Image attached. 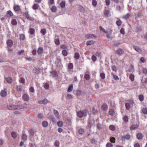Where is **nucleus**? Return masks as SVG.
Returning a JSON list of instances; mask_svg holds the SVG:
<instances>
[{"label":"nucleus","instance_id":"nucleus-1","mask_svg":"<svg viewBox=\"0 0 147 147\" xmlns=\"http://www.w3.org/2000/svg\"><path fill=\"white\" fill-rule=\"evenodd\" d=\"M88 114V111L87 110H85L82 111H80L77 113L78 116L80 118L85 116Z\"/></svg>","mask_w":147,"mask_h":147},{"label":"nucleus","instance_id":"nucleus-2","mask_svg":"<svg viewBox=\"0 0 147 147\" xmlns=\"http://www.w3.org/2000/svg\"><path fill=\"white\" fill-rule=\"evenodd\" d=\"M7 108L9 110H14V109H22L23 108L22 106L18 105H11L7 106Z\"/></svg>","mask_w":147,"mask_h":147},{"label":"nucleus","instance_id":"nucleus-3","mask_svg":"<svg viewBox=\"0 0 147 147\" xmlns=\"http://www.w3.org/2000/svg\"><path fill=\"white\" fill-rule=\"evenodd\" d=\"M49 102V101L46 99H45L42 100H40L38 101V103L40 104L46 105Z\"/></svg>","mask_w":147,"mask_h":147},{"label":"nucleus","instance_id":"nucleus-4","mask_svg":"<svg viewBox=\"0 0 147 147\" xmlns=\"http://www.w3.org/2000/svg\"><path fill=\"white\" fill-rule=\"evenodd\" d=\"M133 47L134 49L137 52L139 53H140L142 52V49L140 48L139 47L136 46H133Z\"/></svg>","mask_w":147,"mask_h":147},{"label":"nucleus","instance_id":"nucleus-5","mask_svg":"<svg viewBox=\"0 0 147 147\" xmlns=\"http://www.w3.org/2000/svg\"><path fill=\"white\" fill-rule=\"evenodd\" d=\"M86 37L89 39L93 38L96 37V36L92 34H87L86 36Z\"/></svg>","mask_w":147,"mask_h":147},{"label":"nucleus","instance_id":"nucleus-6","mask_svg":"<svg viewBox=\"0 0 147 147\" xmlns=\"http://www.w3.org/2000/svg\"><path fill=\"white\" fill-rule=\"evenodd\" d=\"M55 64L57 67H61V60L59 59H57L55 61Z\"/></svg>","mask_w":147,"mask_h":147},{"label":"nucleus","instance_id":"nucleus-7","mask_svg":"<svg viewBox=\"0 0 147 147\" xmlns=\"http://www.w3.org/2000/svg\"><path fill=\"white\" fill-rule=\"evenodd\" d=\"M20 9V7L18 5H15L13 7V9L15 11H19Z\"/></svg>","mask_w":147,"mask_h":147},{"label":"nucleus","instance_id":"nucleus-8","mask_svg":"<svg viewBox=\"0 0 147 147\" xmlns=\"http://www.w3.org/2000/svg\"><path fill=\"white\" fill-rule=\"evenodd\" d=\"M6 43L7 45L9 47L12 46L13 44L12 41L11 40H8Z\"/></svg>","mask_w":147,"mask_h":147},{"label":"nucleus","instance_id":"nucleus-9","mask_svg":"<svg viewBox=\"0 0 147 147\" xmlns=\"http://www.w3.org/2000/svg\"><path fill=\"white\" fill-rule=\"evenodd\" d=\"M105 32L107 34V37L109 38V36L108 35L110 34H111L112 30L110 29H107V30L105 31Z\"/></svg>","mask_w":147,"mask_h":147},{"label":"nucleus","instance_id":"nucleus-10","mask_svg":"<svg viewBox=\"0 0 147 147\" xmlns=\"http://www.w3.org/2000/svg\"><path fill=\"white\" fill-rule=\"evenodd\" d=\"M0 95L1 96L5 97L7 95V92L4 90H2L1 92Z\"/></svg>","mask_w":147,"mask_h":147},{"label":"nucleus","instance_id":"nucleus-11","mask_svg":"<svg viewBox=\"0 0 147 147\" xmlns=\"http://www.w3.org/2000/svg\"><path fill=\"white\" fill-rule=\"evenodd\" d=\"M6 16L8 17H11L13 16V14L11 11L9 10L7 11Z\"/></svg>","mask_w":147,"mask_h":147},{"label":"nucleus","instance_id":"nucleus-12","mask_svg":"<svg viewBox=\"0 0 147 147\" xmlns=\"http://www.w3.org/2000/svg\"><path fill=\"white\" fill-rule=\"evenodd\" d=\"M24 100L26 101H28L29 99L28 95L26 94H24L23 96Z\"/></svg>","mask_w":147,"mask_h":147},{"label":"nucleus","instance_id":"nucleus-13","mask_svg":"<svg viewBox=\"0 0 147 147\" xmlns=\"http://www.w3.org/2000/svg\"><path fill=\"white\" fill-rule=\"evenodd\" d=\"M53 113L55 115L56 117L57 118H59V113L57 110L54 109L53 110Z\"/></svg>","mask_w":147,"mask_h":147},{"label":"nucleus","instance_id":"nucleus-14","mask_svg":"<svg viewBox=\"0 0 147 147\" xmlns=\"http://www.w3.org/2000/svg\"><path fill=\"white\" fill-rule=\"evenodd\" d=\"M116 53L118 54H122L123 53L124 51L122 49H119L117 50Z\"/></svg>","mask_w":147,"mask_h":147},{"label":"nucleus","instance_id":"nucleus-15","mask_svg":"<svg viewBox=\"0 0 147 147\" xmlns=\"http://www.w3.org/2000/svg\"><path fill=\"white\" fill-rule=\"evenodd\" d=\"M43 49L42 47H39L38 49L37 52L39 54H42L43 52Z\"/></svg>","mask_w":147,"mask_h":147},{"label":"nucleus","instance_id":"nucleus-16","mask_svg":"<svg viewBox=\"0 0 147 147\" xmlns=\"http://www.w3.org/2000/svg\"><path fill=\"white\" fill-rule=\"evenodd\" d=\"M137 138L139 140L142 139L143 137V136L142 134L140 133H138L136 135Z\"/></svg>","mask_w":147,"mask_h":147},{"label":"nucleus","instance_id":"nucleus-17","mask_svg":"<svg viewBox=\"0 0 147 147\" xmlns=\"http://www.w3.org/2000/svg\"><path fill=\"white\" fill-rule=\"evenodd\" d=\"M111 75L113 76V78L115 80H119V78L116 75H115L113 73H112L111 74Z\"/></svg>","mask_w":147,"mask_h":147},{"label":"nucleus","instance_id":"nucleus-18","mask_svg":"<svg viewBox=\"0 0 147 147\" xmlns=\"http://www.w3.org/2000/svg\"><path fill=\"white\" fill-rule=\"evenodd\" d=\"M6 80L7 82L9 84H11L12 82V78L9 77L7 78Z\"/></svg>","mask_w":147,"mask_h":147},{"label":"nucleus","instance_id":"nucleus-19","mask_svg":"<svg viewBox=\"0 0 147 147\" xmlns=\"http://www.w3.org/2000/svg\"><path fill=\"white\" fill-rule=\"evenodd\" d=\"M123 121L125 122H127L128 121V117L126 115H125L123 117Z\"/></svg>","mask_w":147,"mask_h":147},{"label":"nucleus","instance_id":"nucleus-20","mask_svg":"<svg viewBox=\"0 0 147 147\" xmlns=\"http://www.w3.org/2000/svg\"><path fill=\"white\" fill-rule=\"evenodd\" d=\"M108 107L107 105L105 104H103L101 106V108L102 109L105 110L107 109Z\"/></svg>","mask_w":147,"mask_h":147},{"label":"nucleus","instance_id":"nucleus-21","mask_svg":"<svg viewBox=\"0 0 147 147\" xmlns=\"http://www.w3.org/2000/svg\"><path fill=\"white\" fill-rule=\"evenodd\" d=\"M62 54L63 56L65 57L67 55L68 53L66 50H63V51H62Z\"/></svg>","mask_w":147,"mask_h":147},{"label":"nucleus","instance_id":"nucleus-22","mask_svg":"<svg viewBox=\"0 0 147 147\" xmlns=\"http://www.w3.org/2000/svg\"><path fill=\"white\" fill-rule=\"evenodd\" d=\"M94 43V42L92 40H90L86 42L87 45H92Z\"/></svg>","mask_w":147,"mask_h":147},{"label":"nucleus","instance_id":"nucleus-23","mask_svg":"<svg viewBox=\"0 0 147 147\" xmlns=\"http://www.w3.org/2000/svg\"><path fill=\"white\" fill-rule=\"evenodd\" d=\"M43 86L44 88L46 89H48L49 88V84L46 83H43Z\"/></svg>","mask_w":147,"mask_h":147},{"label":"nucleus","instance_id":"nucleus-24","mask_svg":"<svg viewBox=\"0 0 147 147\" xmlns=\"http://www.w3.org/2000/svg\"><path fill=\"white\" fill-rule=\"evenodd\" d=\"M79 133L80 134H83L84 133V130L83 129L80 128L78 131Z\"/></svg>","mask_w":147,"mask_h":147},{"label":"nucleus","instance_id":"nucleus-25","mask_svg":"<svg viewBox=\"0 0 147 147\" xmlns=\"http://www.w3.org/2000/svg\"><path fill=\"white\" fill-rule=\"evenodd\" d=\"M29 32L31 34H33L35 32V30L34 29L32 28H30L29 29Z\"/></svg>","mask_w":147,"mask_h":147},{"label":"nucleus","instance_id":"nucleus-26","mask_svg":"<svg viewBox=\"0 0 147 147\" xmlns=\"http://www.w3.org/2000/svg\"><path fill=\"white\" fill-rule=\"evenodd\" d=\"M48 3L49 6L51 5L54 3V0H49Z\"/></svg>","mask_w":147,"mask_h":147},{"label":"nucleus","instance_id":"nucleus-27","mask_svg":"<svg viewBox=\"0 0 147 147\" xmlns=\"http://www.w3.org/2000/svg\"><path fill=\"white\" fill-rule=\"evenodd\" d=\"M57 7L55 6H53L51 8V10L52 12H55L57 10Z\"/></svg>","mask_w":147,"mask_h":147},{"label":"nucleus","instance_id":"nucleus-28","mask_svg":"<svg viewBox=\"0 0 147 147\" xmlns=\"http://www.w3.org/2000/svg\"><path fill=\"white\" fill-rule=\"evenodd\" d=\"M73 89V85H70L69 86V87L68 88L67 91L68 92H70Z\"/></svg>","mask_w":147,"mask_h":147},{"label":"nucleus","instance_id":"nucleus-29","mask_svg":"<svg viewBox=\"0 0 147 147\" xmlns=\"http://www.w3.org/2000/svg\"><path fill=\"white\" fill-rule=\"evenodd\" d=\"M138 126V125H131L130 127V128L131 129L133 130L134 129H135L137 128Z\"/></svg>","mask_w":147,"mask_h":147},{"label":"nucleus","instance_id":"nucleus-30","mask_svg":"<svg viewBox=\"0 0 147 147\" xmlns=\"http://www.w3.org/2000/svg\"><path fill=\"white\" fill-rule=\"evenodd\" d=\"M100 76L102 80H104L105 78V74L104 73H101L100 74Z\"/></svg>","mask_w":147,"mask_h":147},{"label":"nucleus","instance_id":"nucleus-31","mask_svg":"<svg viewBox=\"0 0 147 147\" xmlns=\"http://www.w3.org/2000/svg\"><path fill=\"white\" fill-rule=\"evenodd\" d=\"M109 114L111 115H113L115 113L114 111L112 109H110L109 111Z\"/></svg>","mask_w":147,"mask_h":147},{"label":"nucleus","instance_id":"nucleus-32","mask_svg":"<svg viewBox=\"0 0 147 147\" xmlns=\"http://www.w3.org/2000/svg\"><path fill=\"white\" fill-rule=\"evenodd\" d=\"M22 139L24 141H26L27 140V136L25 134H23L22 135Z\"/></svg>","mask_w":147,"mask_h":147},{"label":"nucleus","instance_id":"nucleus-33","mask_svg":"<svg viewBox=\"0 0 147 147\" xmlns=\"http://www.w3.org/2000/svg\"><path fill=\"white\" fill-rule=\"evenodd\" d=\"M80 56V55L79 53H76L75 54L74 58L76 59H78L79 58Z\"/></svg>","mask_w":147,"mask_h":147},{"label":"nucleus","instance_id":"nucleus-34","mask_svg":"<svg viewBox=\"0 0 147 147\" xmlns=\"http://www.w3.org/2000/svg\"><path fill=\"white\" fill-rule=\"evenodd\" d=\"M17 22L16 20L15 19H13L11 21V24L13 25H15L17 24Z\"/></svg>","mask_w":147,"mask_h":147},{"label":"nucleus","instance_id":"nucleus-35","mask_svg":"<svg viewBox=\"0 0 147 147\" xmlns=\"http://www.w3.org/2000/svg\"><path fill=\"white\" fill-rule=\"evenodd\" d=\"M16 89L18 91H21L22 89V88L20 85H17L16 86Z\"/></svg>","mask_w":147,"mask_h":147},{"label":"nucleus","instance_id":"nucleus-36","mask_svg":"<svg viewBox=\"0 0 147 147\" xmlns=\"http://www.w3.org/2000/svg\"><path fill=\"white\" fill-rule=\"evenodd\" d=\"M29 92L31 93L32 94H33L34 92V88L33 87H31L29 88Z\"/></svg>","mask_w":147,"mask_h":147},{"label":"nucleus","instance_id":"nucleus-37","mask_svg":"<svg viewBox=\"0 0 147 147\" xmlns=\"http://www.w3.org/2000/svg\"><path fill=\"white\" fill-rule=\"evenodd\" d=\"M142 112L144 114H147V108H144L142 109Z\"/></svg>","mask_w":147,"mask_h":147},{"label":"nucleus","instance_id":"nucleus-38","mask_svg":"<svg viewBox=\"0 0 147 147\" xmlns=\"http://www.w3.org/2000/svg\"><path fill=\"white\" fill-rule=\"evenodd\" d=\"M42 125L43 127H46L48 125V122L45 121H43L42 123Z\"/></svg>","mask_w":147,"mask_h":147},{"label":"nucleus","instance_id":"nucleus-39","mask_svg":"<svg viewBox=\"0 0 147 147\" xmlns=\"http://www.w3.org/2000/svg\"><path fill=\"white\" fill-rule=\"evenodd\" d=\"M32 9L34 10H36L38 9V5L37 4H34L33 5L32 7Z\"/></svg>","mask_w":147,"mask_h":147},{"label":"nucleus","instance_id":"nucleus-40","mask_svg":"<svg viewBox=\"0 0 147 147\" xmlns=\"http://www.w3.org/2000/svg\"><path fill=\"white\" fill-rule=\"evenodd\" d=\"M11 135L12 137L14 138H16L17 137L16 134L15 132H12L11 133Z\"/></svg>","mask_w":147,"mask_h":147},{"label":"nucleus","instance_id":"nucleus-41","mask_svg":"<svg viewBox=\"0 0 147 147\" xmlns=\"http://www.w3.org/2000/svg\"><path fill=\"white\" fill-rule=\"evenodd\" d=\"M139 99L140 101H142L144 100V96L142 95H140L139 96Z\"/></svg>","mask_w":147,"mask_h":147},{"label":"nucleus","instance_id":"nucleus-42","mask_svg":"<svg viewBox=\"0 0 147 147\" xmlns=\"http://www.w3.org/2000/svg\"><path fill=\"white\" fill-rule=\"evenodd\" d=\"M97 4V2L95 0H93L92 1V5L94 7H96Z\"/></svg>","mask_w":147,"mask_h":147},{"label":"nucleus","instance_id":"nucleus-43","mask_svg":"<svg viewBox=\"0 0 147 147\" xmlns=\"http://www.w3.org/2000/svg\"><path fill=\"white\" fill-rule=\"evenodd\" d=\"M60 6L62 8L64 7L65 6V2L63 1L61 2L60 3Z\"/></svg>","mask_w":147,"mask_h":147},{"label":"nucleus","instance_id":"nucleus-44","mask_svg":"<svg viewBox=\"0 0 147 147\" xmlns=\"http://www.w3.org/2000/svg\"><path fill=\"white\" fill-rule=\"evenodd\" d=\"M116 24L118 26H120L121 24V21L120 20H118L117 21Z\"/></svg>","mask_w":147,"mask_h":147},{"label":"nucleus","instance_id":"nucleus-45","mask_svg":"<svg viewBox=\"0 0 147 147\" xmlns=\"http://www.w3.org/2000/svg\"><path fill=\"white\" fill-rule=\"evenodd\" d=\"M109 128L110 130L112 131H114L115 129V127L113 125H110L109 126Z\"/></svg>","mask_w":147,"mask_h":147},{"label":"nucleus","instance_id":"nucleus-46","mask_svg":"<svg viewBox=\"0 0 147 147\" xmlns=\"http://www.w3.org/2000/svg\"><path fill=\"white\" fill-rule=\"evenodd\" d=\"M125 106L126 109L127 110L129 109L130 108V105L129 103H127L125 104Z\"/></svg>","mask_w":147,"mask_h":147},{"label":"nucleus","instance_id":"nucleus-47","mask_svg":"<svg viewBox=\"0 0 147 147\" xmlns=\"http://www.w3.org/2000/svg\"><path fill=\"white\" fill-rule=\"evenodd\" d=\"M57 125L59 127H61L63 125V123L62 121H59L57 122Z\"/></svg>","mask_w":147,"mask_h":147},{"label":"nucleus","instance_id":"nucleus-48","mask_svg":"<svg viewBox=\"0 0 147 147\" xmlns=\"http://www.w3.org/2000/svg\"><path fill=\"white\" fill-rule=\"evenodd\" d=\"M55 43L56 45H59V40L58 39H56L55 40Z\"/></svg>","mask_w":147,"mask_h":147},{"label":"nucleus","instance_id":"nucleus-49","mask_svg":"<svg viewBox=\"0 0 147 147\" xmlns=\"http://www.w3.org/2000/svg\"><path fill=\"white\" fill-rule=\"evenodd\" d=\"M111 69L113 71L115 72L117 71V68L115 65H113L111 67Z\"/></svg>","mask_w":147,"mask_h":147},{"label":"nucleus","instance_id":"nucleus-50","mask_svg":"<svg viewBox=\"0 0 147 147\" xmlns=\"http://www.w3.org/2000/svg\"><path fill=\"white\" fill-rule=\"evenodd\" d=\"M124 137L127 140H129L130 138V136L129 134H126Z\"/></svg>","mask_w":147,"mask_h":147},{"label":"nucleus","instance_id":"nucleus-51","mask_svg":"<svg viewBox=\"0 0 147 147\" xmlns=\"http://www.w3.org/2000/svg\"><path fill=\"white\" fill-rule=\"evenodd\" d=\"M129 78L131 81H133L134 80V76L133 74H131L129 76Z\"/></svg>","mask_w":147,"mask_h":147},{"label":"nucleus","instance_id":"nucleus-52","mask_svg":"<svg viewBox=\"0 0 147 147\" xmlns=\"http://www.w3.org/2000/svg\"><path fill=\"white\" fill-rule=\"evenodd\" d=\"M19 81L20 83L24 84L25 82V79L24 78H20V80H19Z\"/></svg>","mask_w":147,"mask_h":147},{"label":"nucleus","instance_id":"nucleus-53","mask_svg":"<svg viewBox=\"0 0 147 147\" xmlns=\"http://www.w3.org/2000/svg\"><path fill=\"white\" fill-rule=\"evenodd\" d=\"M110 141L113 143H115V139L113 137H111L110 138Z\"/></svg>","mask_w":147,"mask_h":147},{"label":"nucleus","instance_id":"nucleus-54","mask_svg":"<svg viewBox=\"0 0 147 147\" xmlns=\"http://www.w3.org/2000/svg\"><path fill=\"white\" fill-rule=\"evenodd\" d=\"M24 52V51L23 50H22L20 51H18V54L19 55H22Z\"/></svg>","mask_w":147,"mask_h":147},{"label":"nucleus","instance_id":"nucleus-55","mask_svg":"<svg viewBox=\"0 0 147 147\" xmlns=\"http://www.w3.org/2000/svg\"><path fill=\"white\" fill-rule=\"evenodd\" d=\"M129 15L128 13H127L124 16L123 18L124 19H127L129 18Z\"/></svg>","mask_w":147,"mask_h":147},{"label":"nucleus","instance_id":"nucleus-56","mask_svg":"<svg viewBox=\"0 0 147 147\" xmlns=\"http://www.w3.org/2000/svg\"><path fill=\"white\" fill-rule=\"evenodd\" d=\"M25 38V36L23 34H21L20 35V39L21 40H23Z\"/></svg>","mask_w":147,"mask_h":147},{"label":"nucleus","instance_id":"nucleus-57","mask_svg":"<svg viewBox=\"0 0 147 147\" xmlns=\"http://www.w3.org/2000/svg\"><path fill=\"white\" fill-rule=\"evenodd\" d=\"M23 16H25L27 18H28V17L29 16V15L28 13L27 12H25Z\"/></svg>","mask_w":147,"mask_h":147},{"label":"nucleus","instance_id":"nucleus-58","mask_svg":"<svg viewBox=\"0 0 147 147\" xmlns=\"http://www.w3.org/2000/svg\"><path fill=\"white\" fill-rule=\"evenodd\" d=\"M90 78L89 75L88 74H86L85 75L84 78L87 80L89 79Z\"/></svg>","mask_w":147,"mask_h":147},{"label":"nucleus","instance_id":"nucleus-59","mask_svg":"<svg viewBox=\"0 0 147 147\" xmlns=\"http://www.w3.org/2000/svg\"><path fill=\"white\" fill-rule=\"evenodd\" d=\"M55 146L56 147H58L59 146V141H56L55 142L54 144Z\"/></svg>","mask_w":147,"mask_h":147},{"label":"nucleus","instance_id":"nucleus-60","mask_svg":"<svg viewBox=\"0 0 147 147\" xmlns=\"http://www.w3.org/2000/svg\"><path fill=\"white\" fill-rule=\"evenodd\" d=\"M40 32L43 35L45 34L46 33L45 29H43L41 30L40 31Z\"/></svg>","mask_w":147,"mask_h":147},{"label":"nucleus","instance_id":"nucleus-61","mask_svg":"<svg viewBox=\"0 0 147 147\" xmlns=\"http://www.w3.org/2000/svg\"><path fill=\"white\" fill-rule=\"evenodd\" d=\"M50 118L51 119L52 121L53 122H55L56 121L55 119L53 117V116L51 115L50 117Z\"/></svg>","mask_w":147,"mask_h":147},{"label":"nucleus","instance_id":"nucleus-62","mask_svg":"<svg viewBox=\"0 0 147 147\" xmlns=\"http://www.w3.org/2000/svg\"><path fill=\"white\" fill-rule=\"evenodd\" d=\"M27 19L31 21H33L34 20V19L33 18L30 17V16L28 17V18H27Z\"/></svg>","mask_w":147,"mask_h":147},{"label":"nucleus","instance_id":"nucleus-63","mask_svg":"<svg viewBox=\"0 0 147 147\" xmlns=\"http://www.w3.org/2000/svg\"><path fill=\"white\" fill-rule=\"evenodd\" d=\"M104 14L107 17H108L109 14V11L108 10H106Z\"/></svg>","mask_w":147,"mask_h":147},{"label":"nucleus","instance_id":"nucleus-64","mask_svg":"<svg viewBox=\"0 0 147 147\" xmlns=\"http://www.w3.org/2000/svg\"><path fill=\"white\" fill-rule=\"evenodd\" d=\"M107 147H113L112 144L110 143H108L106 145Z\"/></svg>","mask_w":147,"mask_h":147}]
</instances>
